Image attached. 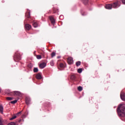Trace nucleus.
Returning a JSON list of instances; mask_svg holds the SVG:
<instances>
[{
	"label": "nucleus",
	"instance_id": "4468645a",
	"mask_svg": "<svg viewBox=\"0 0 125 125\" xmlns=\"http://www.w3.org/2000/svg\"><path fill=\"white\" fill-rule=\"evenodd\" d=\"M33 71L34 73H37V72L39 71V69H38V68L37 67H35L34 68Z\"/></svg>",
	"mask_w": 125,
	"mask_h": 125
},
{
	"label": "nucleus",
	"instance_id": "6ab92c4d",
	"mask_svg": "<svg viewBox=\"0 0 125 125\" xmlns=\"http://www.w3.org/2000/svg\"><path fill=\"white\" fill-rule=\"evenodd\" d=\"M76 66H80L81 65V62H77L76 63Z\"/></svg>",
	"mask_w": 125,
	"mask_h": 125
},
{
	"label": "nucleus",
	"instance_id": "7c9ffc66",
	"mask_svg": "<svg viewBox=\"0 0 125 125\" xmlns=\"http://www.w3.org/2000/svg\"><path fill=\"white\" fill-rule=\"evenodd\" d=\"M0 91H1V89L0 88Z\"/></svg>",
	"mask_w": 125,
	"mask_h": 125
},
{
	"label": "nucleus",
	"instance_id": "f8f14e48",
	"mask_svg": "<svg viewBox=\"0 0 125 125\" xmlns=\"http://www.w3.org/2000/svg\"><path fill=\"white\" fill-rule=\"evenodd\" d=\"M31 102V100L30 99H26V104L27 105H29Z\"/></svg>",
	"mask_w": 125,
	"mask_h": 125
},
{
	"label": "nucleus",
	"instance_id": "a211bd4d",
	"mask_svg": "<svg viewBox=\"0 0 125 125\" xmlns=\"http://www.w3.org/2000/svg\"><path fill=\"white\" fill-rule=\"evenodd\" d=\"M83 3H84V4H86V3H87V2H88V0H83Z\"/></svg>",
	"mask_w": 125,
	"mask_h": 125
},
{
	"label": "nucleus",
	"instance_id": "20e7f679",
	"mask_svg": "<svg viewBox=\"0 0 125 125\" xmlns=\"http://www.w3.org/2000/svg\"><path fill=\"white\" fill-rule=\"evenodd\" d=\"M112 5L111 4H108L105 6V8L106 9H112Z\"/></svg>",
	"mask_w": 125,
	"mask_h": 125
},
{
	"label": "nucleus",
	"instance_id": "0eeeda50",
	"mask_svg": "<svg viewBox=\"0 0 125 125\" xmlns=\"http://www.w3.org/2000/svg\"><path fill=\"white\" fill-rule=\"evenodd\" d=\"M118 3H119V1H117V2L113 3L112 4V7H113V8H117V7L119 5Z\"/></svg>",
	"mask_w": 125,
	"mask_h": 125
},
{
	"label": "nucleus",
	"instance_id": "412c9836",
	"mask_svg": "<svg viewBox=\"0 0 125 125\" xmlns=\"http://www.w3.org/2000/svg\"><path fill=\"white\" fill-rule=\"evenodd\" d=\"M56 53H55V52H52V53H51V57H54V56H55V55H56Z\"/></svg>",
	"mask_w": 125,
	"mask_h": 125
},
{
	"label": "nucleus",
	"instance_id": "393cba45",
	"mask_svg": "<svg viewBox=\"0 0 125 125\" xmlns=\"http://www.w3.org/2000/svg\"><path fill=\"white\" fill-rule=\"evenodd\" d=\"M37 59H42V56L41 55H37Z\"/></svg>",
	"mask_w": 125,
	"mask_h": 125
},
{
	"label": "nucleus",
	"instance_id": "1a4fd4ad",
	"mask_svg": "<svg viewBox=\"0 0 125 125\" xmlns=\"http://www.w3.org/2000/svg\"><path fill=\"white\" fill-rule=\"evenodd\" d=\"M50 20L52 24H55V20H54V19L52 17H50Z\"/></svg>",
	"mask_w": 125,
	"mask_h": 125
},
{
	"label": "nucleus",
	"instance_id": "f257e3e1",
	"mask_svg": "<svg viewBox=\"0 0 125 125\" xmlns=\"http://www.w3.org/2000/svg\"><path fill=\"white\" fill-rule=\"evenodd\" d=\"M117 112L119 117L122 118L123 121H125V104H119L117 109Z\"/></svg>",
	"mask_w": 125,
	"mask_h": 125
},
{
	"label": "nucleus",
	"instance_id": "6e6552de",
	"mask_svg": "<svg viewBox=\"0 0 125 125\" xmlns=\"http://www.w3.org/2000/svg\"><path fill=\"white\" fill-rule=\"evenodd\" d=\"M31 28H32V26H31V25L29 24L25 25V29H26V30H30Z\"/></svg>",
	"mask_w": 125,
	"mask_h": 125
},
{
	"label": "nucleus",
	"instance_id": "9b49d317",
	"mask_svg": "<svg viewBox=\"0 0 125 125\" xmlns=\"http://www.w3.org/2000/svg\"><path fill=\"white\" fill-rule=\"evenodd\" d=\"M36 78L38 80H41L42 79V75H41V74H38L36 75Z\"/></svg>",
	"mask_w": 125,
	"mask_h": 125
},
{
	"label": "nucleus",
	"instance_id": "c85d7f7f",
	"mask_svg": "<svg viewBox=\"0 0 125 125\" xmlns=\"http://www.w3.org/2000/svg\"><path fill=\"white\" fill-rule=\"evenodd\" d=\"M122 2L123 3V4H125V0H122Z\"/></svg>",
	"mask_w": 125,
	"mask_h": 125
},
{
	"label": "nucleus",
	"instance_id": "f3484780",
	"mask_svg": "<svg viewBox=\"0 0 125 125\" xmlns=\"http://www.w3.org/2000/svg\"><path fill=\"white\" fill-rule=\"evenodd\" d=\"M82 72H83V69H82V68H79L78 69V73H79V74H81Z\"/></svg>",
	"mask_w": 125,
	"mask_h": 125
},
{
	"label": "nucleus",
	"instance_id": "7ed1b4c3",
	"mask_svg": "<svg viewBox=\"0 0 125 125\" xmlns=\"http://www.w3.org/2000/svg\"><path fill=\"white\" fill-rule=\"evenodd\" d=\"M67 62L68 63V64H69L70 65L73 64V63L74 62V61L73 60V58H68L67 59Z\"/></svg>",
	"mask_w": 125,
	"mask_h": 125
},
{
	"label": "nucleus",
	"instance_id": "2eb2a0df",
	"mask_svg": "<svg viewBox=\"0 0 125 125\" xmlns=\"http://www.w3.org/2000/svg\"><path fill=\"white\" fill-rule=\"evenodd\" d=\"M17 117V116L14 115V116H12V117L10 119V120L11 121H12V120H14L15 119H16Z\"/></svg>",
	"mask_w": 125,
	"mask_h": 125
},
{
	"label": "nucleus",
	"instance_id": "cd10ccee",
	"mask_svg": "<svg viewBox=\"0 0 125 125\" xmlns=\"http://www.w3.org/2000/svg\"><path fill=\"white\" fill-rule=\"evenodd\" d=\"M21 111H20L19 112H18V113L16 114V116H19V115H20V114H21Z\"/></svg>",
	"mask_w": 125,
	"mask_h": 125
},
{
	"label": "nucleus",
	"instance_id": "dca6fc26",
	"mask_svg": "<svg viewBox=\"0 0 125 125\" xmlns=\"http://www.w3.org/2000/svg\"><path fill=\"white\" fill-rule=\"evenodd\" d=\"M78 90H79V91H82V90H83V87L79 86L78 87Z\"/></svg>",
	"mask_w": 125,
	"mask_h": 125
},
{
	"label": "nucleus",
	"instance_id": "ddd939ff",
	"mask_svg": "<svg viewBox=\"0 0 125 125\" xmlns=\"http://www.w3.org/2000/svg\"><path fill=\"white\" fill-rule=\"evenodd\" d=\"M33 25L34 28H37V27H38V23L37 22H34Z\"/></svg>",
	"mask_w": 125,
	"mask_h": 125
},
{
	"label": "nucleus",
	"instance_id": "39448f33",
	"mask_svg": "<svg viewBox=\"0 0 125 125\" xmlns=\"http://www.w3.org/2000/svg\"><path fill=\"white\" fill-rule=\"evenodd\" d=\"M46 66V63L45 62L42 63L40 64L39 66L41 69H43Z\"/></svg>",
	"mask_w": 125,
	"mask_h": 125
},
{
	"label": "nucleus",
	"instance_id": "9d476101",
	"mask_svg": "<svg viewBox=\"0 0 125 125\" xmlns=\"http://www.w3.org/2000/svg\"><path fill=\"white\" fill-rule=\"evenodd\" d=\"M0 112L1 114H3V106L0 105Z\"/></svg>",
	"mask_w": 125,
	"mask_h": 125
},
{
	"label": "nucleus",
	"instance_id": "b1692460",
	"mask_svg": "<svg viewBox=\"0 0 125 125\" xmlns=\"http://www.w3.org/2000/svg\"><path fill=\"white\" fill-rule=\"evenodd\" d=\"M50 65L51 66H54V62L53 61H51L50 62Z\"/></svg>",
	"mask_w": 125,
	"mask_h": 125
},
{
	"label": "nucleus",
	"instance_id": "4be33fe9",
	"mask_svg": "<svg viewBox=\"0 0 125 125\" xmlns=\"http://www.w3.org/2000/svg\"><path fill=\"white\" fill-rule=\"evenodd\" d=\"M25 16L27 17V18H30V13H26Z\"/></svg>",
	"mask_w": 125,
	"mask_h": 125
},
{
	"label": "nucleus",
	"instance_id": "c756f323",
	"mask_svg": "<svg viewBox=\"0 0 125 125\" xmlns=\"http://www.w3.org/2000/svg\"><path fill=\"white\" fill-rule=\"evenodd\" d=\"M0 125H2V123H1V121H0Z\"/></svg>",
	"mask_w": 125,
	"mask_h": 125
},
{
	"label": "nucleus",
	"instance_id": "a878e982",
	"mask_svg": "<svg viewBox=\"0 0 125 125\" xmlns=\"http://www.w3.org/2000/svg\"><path fill=\"white\" fill-rule=\"evenodd\" d=\"M8 125H16L15 124V123H14V122H11L9 124H8Z\"/></svg>",
	"mask_w": 125,
	"mask_h": 125
},
{
	"label": "nucleus",
	"instance_id": "bb28decb",
	"mask_svg": "<svg viewBox=\"0 0 125 125\" xmlns=\"http://www.w3.org/2000/svg\"><path fill=\"white\" fill-rule=\"evenodd\" d=\"M60 66L61 68H63V67H64V64H63V63H61Z\"/></svg>",
	"mask_w": 125,
	"mask_h": 125
},
{
	"label": "nucleus",
	"instance_id": "423d86ee",
	"mask_svg": "<svg viewBox=\"0 0 125 125\" xmlns=\"http://www.w3.org/2000/svg\"><path fill=\"white\" fill-rule=\"evenodd\" d=\"M120 97L123 101H125V93H121Z\"/></svg>",
	"mask_w": 125,
	"mask_h": 125
},
{
	"label": "nucleus",
	"instance_id": "2f4dec72",
	"mask_svg": "<svg viewBox=\"0 0 125 125\" xmlns=\"http://www.w3.org/2000/svg\"><path fill=\"white\" fill-rule=\"evenodd\" d=\"M114 108H116V106H115Z\"/></svg>",
	"mask_w": 125,
	"mask_h": 125
},
{
	"label": "nucleus",
	"instance_id": "5701e85b",
	"mask_svg": "<svg viewBox=\"0 0 125 125\" xmlns=\"http://www.w3.org/2000/svg\"><path fill=\"white\" fill-rule=\"evenodd\" d=\"M12 104H15L16 103H17V100L13 101L11 102Z\"/></svg>",
	"mask_w": 125,
	"mask_h": 125
},
{
	"label": "nucleus",
	"instance_id": "f03ea898",
	"mask_svg": "<svg viewBox=\"0 0 125 125\" xmlns=\"http://www.w3.org/2000/svg\"><path fill=\"white\" fill-rule=\"evenodd\" d=\"M6 93L8 94V95L11 96L13 93H15L14 95H20V93L19 91H14V92H10V90H7L6 91Z\"/></svg>",
	"mask_w": 125,
	"mask_h": 125
},
{
	"label": "nucleus",
	"instance_id": "aec40b11",
	"mask_svg": "<svg viewBox=\"0 0 125 125\" xmlns=\"http://www.w3.org/2000/svg\"><path fill=\"white\" fill-rule=\"evenodd\" d=\"M7 100H13V98L12 97H7L6 98Z\"/></svg>",
	"mask_w": 125,
	"mask_h": 125
}]
</instances>
